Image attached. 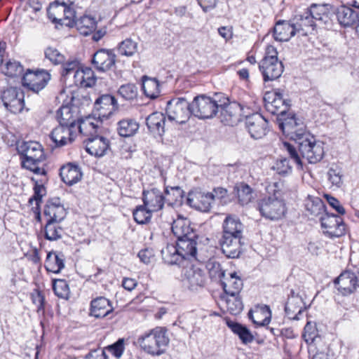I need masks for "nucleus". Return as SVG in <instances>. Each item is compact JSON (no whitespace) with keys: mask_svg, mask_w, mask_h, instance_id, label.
Returning a JSON list of instances; mask_svg holds the SVG:
<instances>
[{"mask_svg":"<svg viewBox=\"0 0 359 359\" xmlns=\"http://www.w3.org/2000/svg\"><path fill=\"white\" fill-rule=\"evenodd\" d=\"M295 143L298 151L288 142H284V147L298 168L303 169L302 158L306 159L309 163H316L323 159L325 154L324 143L317 140L310 133L303 134Z\"/></svg>","mask_w":359,"mask_h":359,"instance_id":"f257e3e1","label":"nucleus"},{"mask_svg":"<svg viewBox=\"0 0 359 359\" xmlns=\"http://www.w3.org/2000/svg\"><path fill=\"white\" fill-rule=\"evenodd\" d=\"M169 341L167 330L163 327H156L139 335L134 344L145 353L159 356L165 352Z\"/></svg>","mask_w":359,"mask_h":359,"instance_id":"f03ea898","label":"nucleus"},{"mask_svg":"<svg viewBox=\"0 0 359 359\" xmlns=\"http://www.w3.org/2000/svg\"><path fill=\"white\" fill-rule=\"evenodd\" d=\"M21 156L23 168L29 170L34 174H46V170L39 164L46 160V155L42 145L35 141L22 142L17 147Z\"/></svg>","mask_w":359,"mask_h":359,"instance_id":"7ed1b4c3","label":"nucleus"},{"mask_svg":"<svg viewBox=\"0 0 359 359\" xmlns=\"http://www.w3.org/2000/svg\"><path fill=\"white\" fill-rule=\"evenodd\" d=\"M257 205L260 215L271 221L282 219L285 217L287 210L286 203L280 197L278 191H275L272 196L262 198Z\"/></svg>","mask_w":359,"mask_h":359,"instance_id":"20e7f679","label":"nucleus"},{"mask_svg":"<svg viewBox=\"0 0 359 359\" xmlns=\"http://www.w3.org/2000/svg\"><path fill=\"white\" fill-rule=\"evenodd\" d=\"M221 97L222 96L217 94L213 97L203 94L196 96L191 103V114L200 119L214 117L219 111Z\"/></svg>","mask_w":359,"mask_h":359,"instance_id":"39448f33","label":"nucleus"},{"mask_svg":"<svg viewBox=\"0 0 359 359\" xmlns=\"http://www.w3.org/2000/svg\"><path fill=\"white\" fill-rule=\"evenodd\" d=\"M250 108L237 102H229L224 97H221L219 104V118L224 125L233 126L241 121L242 116H247Z\"/></svg>","mask_w":359,"mask_h":359,"instance_id":"423d86ee","label":"nucleus"},{"mask_svg":"<svg viewBox=\"0 0 359 359\" xmlns=\"http://www.w3.org/2000/svg\"><path fill=\"white\" fill-rule=\"evenodd\" d=\"M278 122L279 128L283 133L295 142L297 141V138L307 133L303 121L297 118L294 114L286 115L281 112L280 116L278 118Z\"/></svg>","mask_w":359,"mask_h":359,"instance_id":"0eeeda50","label":"nucleus"},{"mask_svg":"<svg viewBox=\"0 0 359 359\" xmlns=\"http://www.w3.org/2000/svg\"><path fill=\"white\" fill-rule=\"evenodd\" d=\"M166 114L169 120L185 123L191 114V103L184 97L172 98L167 102Z\"/></svg>","mask_w":359,"mask_h":359,"instance_id":"6e6552de","label":"nucleus"},{"mask_svg":"<svg viewBox=\"0 0 359 359\" xmlns=\"http://www.w3.org/2000/svg\"><path fill=\"white\" fill-rule=\"evenodd\" d=\"M323 233L329 238L342 236L346 232V225L343 219L334 214L325 213L320 218Z\"/></svg>","mask_w":359,"mask_h":359,"instance_id":"1a4fd4ad","label":"nucleus"},{"mask_svg":"<svg viewBox=\"0 0 359 359\" xmlns=\"http://www.w3.org/2000/svg\"><path fill=\"white\" fill-rule=\"evenodd\" d=\"M213 266L216 269L215 272L212 274V271H210V273L219 278H223V280H221V284L225 294H239L243 287L241 278L237 276L236 273H230L228 277H225V272L222 271L219 263L213 264Z\"/></svg>","mask_w":359,"mask_h":359,"instance_id":"9d476101","label":"nucleus"},{"mask_svg":"<svg viewBox=\"0 0 359 359\" xmlns=\"http://www.w3.org/2000/svg\"><path fill=\"white\" fill-rule=\"evenodd\" d=\"M50 79V75L45 70L27 69L22 76V85L34 93L43 89Z\"/></svg>","mask_w":359,"mask_h":359,"instance_id":"9b49d317","label":"nucleus"},{"mask_svg":"<svg viewBox=\"0 0 359 359\" xmlns=\"http://www.w3.org/2000/svg\"><path fill=\"white\" fill-rule=\"evenodd\" d=\"M182 277L183 285L190 290H197L205 285V274L204 271L192 265L183 268Z\"/></svg>","mask_w":359,"mask_h":359,"instance_id":"f8f14e48","label":"nucleus"},{"mask_svg":"<svg viewBox=\"0 0 359 359\" xmlns=\"http://www.w3.org/2000/svg\"><path fill=\"white\" fill-rule=\"evenodd\" d=\"M23 97L19 89L13 87L4 89L1 95L4 106L13 114L22 111L24 107Z\"/></svg>","mask_w":359,"mask_h":359,"instance_id":"ddd939ff","label":"nucleus"},{"mask_svg":"<svg viewBox=\"0 0 359 359\" xmlns=\"http://www.w3.org/2000/svg\"><path fill=\"white\" fill-rule=\"evenodd\" d=\"M245 116V126L251 137L255 140L264 137L268 132V121L258 113Z\"/></svg>","mask_w":359,"mask_h":359,"instance_id":"4468645a","label":"nucleus"},{"mask_svg":"<svg viewBox=\"0 0 359 359\" xmlns=\"http://www.w3.org/2000/svg\"><path fill=\"white\" fill-rule=\"evenodd\" d=\"M116 57L113 50L101 48L93 54L91 61L97 71L104 72L115 65Z\"/></svg>","mask_w":359,"mask_h":359,"instance_id":"2eb2a0df","label":"nucleus"},{"mask_svg":"<svg viewBox=\"0 0 359 359\" xmlns=\"http://www.w3.org/2000/svg\"><path fill=\"white\" fill-rule=\"evenodd\" d=\"M77 135L76 128L59 124L50 133V137L55 147H61L71 144Z\"/></svg>","mask_w":359,"mask_h":359,"instance_id":"dca6fc26","label":"nucleus"},{"mask_svg":"<svg viewBox=\"0 0 359 359\" xmlns=\"http://www.w3.org/2000/svg\"><path fill=\"white\" fill-rule=\"evenodd\" d=\"M142 201L144 206L154 212L162 210L165 204L163 191L156 187L143 190Z\"/></svg>","mask_w":359,"mask_h":359,"instance_id":"f3484780","label":"nucleus"},{"mask_svg":"<svg viewBox=\"0 0 359 359\" xmlns=\"http://www.w3.org/2000/svg\"><path fill=\"white\" fill-rule=\"evenodd\" d=\"M215 200V196L210 192H196L194 194H189L187 198V203L201 212H209L212 203Z\"/></svg>","mask_w":359,"mask_h":359,"instance_id":"a211bd4d","label":"nucleus"},{"mask_svg":"<svg viewBox=\"0 0 359 359\" xmlns=\"http://www.w3.org/2000/svg\"><path fill=\"white\" fill-rule=\"evenodd\" d=\"M259 68L264 82L277 80L284 70L283 62L280 60L260 61Z\"/></svg>","mask_w":359,"mask_h":359,"instance_id":"6ab92c4d","label":"nucleus"},{"mask_svg":"<svg viewBox=\"0 0 359 359\" xmlns=\"http://www.w3.org/2000/svg\"><path fill=\"white\" fill-rule=\"evenodd\" d=\"M355 273L349 271L342 272L334 281L337 290L344 296L353 293L356 288Z\"/></svg>","mask_w":359,"mask_h":359,"instance_id":"aec40b11","label":"nucleus"},{"mask_svg":"<svg viewBox=\"0 0 359 359\" xmlns=\"http://www.w3.org/2000/svg\"><path fill=\"white\" fill-rule=\"evenodd\" d=\"M84 142L86 151L97 157L104 156L109 148V140L99 135L87 138Z\"/></svg>","mask_w":359,"mask_h":359,"instance_id":"412c9836","label":"nucleus"},{"mask_svg":"<svg viewBox=\"0 0 359 359\" xmlns=\"http://www.w3.org/2000/svg\"><path fill=\"white\" fill-rule=\"evenodd\" d=\"M94 107L100 117L107 118L117 109L118 104L114 96L105 94L95 100Z\"/></svg>","mask_w":359,"mask_h":359,"instance_id":"4be33fe9","label":"nucleus"},{"mask_svg":"<svg viewBox=\"0 0 359 359\" xmlns=\"http://www.w3.org/2000/svg\"><path fill=\"white\" fill-rule=\"evenodd\" d=\"M243 237L222 236L219 244L222 253L231 259L237 258L241 253V242Z\"/></svg>","mask_w":359,"mask_h":359,"instance_id":"5701e85b","label":"nucleus"},{"mask_svg":"<svg viewBox=\"0 0 359 359\" xmlns=\"http://www.w3.org/2000/svg\"><path fill=\"white\" fill-rule=\"evenodd\" d=\"M198 238H181L177 239L176 244L178 247V250L180 252L181 256L184 259V262L198 260L197 251H198Z\"/></svg>","mask_w":359,"mask_h":359,"instance_id":"b1692460","label":"nucleus"},{"mask_svg":"<svg viewBox=\"0 0 359 359\" xmlns=\"http://www.w3.org/2000/svg\"><path fill=\"white\" fill-rule=\"evenodd\" d=\"M60 176L65 184L72 186L81 180L83 173L78 164L68 163L60 168Z\"/></svg>","mask_w":359,"mask_h":359,"instance_id":"393cba45","label":"nucleus"},{"mask_svg":"<svg viewBox=\"0 0 359 359\" xmlns=\"http://www.w3.org/2000/svg\"><path fill=\"white\" fill-rule=\"evenodd\" d=\"M43 214L47 221H62L66 216V210L60 199L54 198L47 201Z\"/></svg>","mask_w":359,"mask_h":359,"instance_id":"a878e982","label":"nucleus"},{"mask_svg":"<svg viewBox=\"0 0 359 359\" xmlns=\"http://www.w3.org/2000/svg\"><path fill=\"white\" fill-rule=\"evenodd\" d=\"M114 310L111 302L104 297H97L90 302V316L96 318H102Z\"/></svg>","mask_w":359,"mask_h":359,"instance_id":"bb28decb","label":"nucleus"},{"mask_svg":"<svg viewBox=\"0 0 359 359\" xmlns=\"http://www.w3.org/2000/svg\"><path fill=\"white\" fill-rule=\"evenodd\" d=\"M299 29L296 25L285 20H279L273 27V37L278 41H287Z\"/></svg>","mask_w":359,"mask_h":359,"instance_id":"cd10ccee","label":"nucleus"},{"mask_svg":"<svg viewBox=\"0 0 359 359\" xmlns=\"http://www.w3.org/2000/svg\"><path fill=\"white\" fill-rule=\"evenodd\" d=\"M101 124L100 120L93 116H87L79 120L76 130L78 129L81 135L88 138L97 135V130Z\"/></svg>","mask_w":359,"mask_h":359,"instance_id":"c85d7f7f","label":"nucleus"},{"mask_svg":"<svg viewBox=\"0 0 359 359\" xmlns=\"http://www.w3.org/2000/svg\"><path fill=\"white\" fill-rule=\"evenodd\" d=\"M172 231L177 239H187L190 238H198L196 233L190 226V222L186 219L178 218L174 220L172 226Z\"/></svg>","mask_w":359,"mask_h":359,"instance_id":"c756f323","label":"nucleus"},{"mask_svg":"<svg viewBox=\"0 0 359 359\" xmlns=\"http://www.w3.org/2000/svg\"><path fill=\"white\" fill-rule=\"evenodd\" d=\"M222 236L243 237V226L240 219L234 216H227L223 222Z\"/></svg>","mask_w":359,"mask_h":359,"instance_id":"7c9ffc66","label":"nucleus"},{"mask_svg":"<svg viewBox=\"0 0 359 359\" xmlns=\"http://www.w3.org/2000/svg\"><path fill=\"white\" fill-rule=\"evenodd\" d=\"M226 324L231 332L238 337L243 344L253 341L255 337L246 326L230 319H226Z\"/></svg>","mask_w":359,"mask_h":359,"instance_id":"2f4dec72","label":"nucleus"},{"mask_svg":"<svg viewBox=\"0 0 359 359\" xmlns=\"http://www.w3.org/2000/svg\"><path fill=\"white\" fill-rule=\"evenodd\" d=\"M165 117L161 112H154L146 120V124L151 133L162 136L165 132Z\"/></svg>","mask_w":359,"mask_h":359,"instance_id":"473e14b6","label":"nucleus"},{"mask_svg":"<svg viewBox=\"0 0 359 359\" xmlns=\"http://www.w3.org/2000/svg\"><path fill=\"white\" fill-rule=\"evenodd\" d=\"M65 267V256L62 252L50 251L45 260L46 269L54 273H59Z\"/></svg>","mask_w":359,"mask_h":359,"instance_id":"72a5a7b5","label":"nucleus"},{"mask_svg":"<svg viewBox=\"0 0 359 359\" xmlns=\"http://www.w3.org/2000/svg\"><path fill=\"white\" fill-rule=\"evenodd\" d=\"M165 195V203L170 206L180 205L184 196V191L179 186H165L163 191Z\"/></svg>","mask_w":359,"mask_h":359,"instance_id":"f704fd0d","label":"nucleus"},{"mask_svg":"<svg viewBox=\"0 0 359 359\" xmlns=\"http://www.w3.org/2000/svg\"><path fill=\"white\" fill-rule=\"evenodd\" d=\"M40 175V178L32 177L31 180L34 182V195L29 199V203L36 202L37 207L39 206L42 201V198L46 194V190L44 187L45 183L48 181L46 174H37Z\"/></svg>","mask_w":359,"mask_h":359,"instance_id":"c9c22d12","label":"nucleus"},{"mask_svg":"<svg viewBox=\"0 0 359 359\" xmlns=\"http://www.w3.org/2000/svg\"><path fill=\"white\" fill-rule=\"evenodd\" d=\"M96 78L90 68H85L76 72L74 75V83L81 88H89L95 85Z\"/></svg>","mask_w":359,"mask_h":359,"instance_id":"e433bc0d","label":"nucleus"},{"mask_svg":"<svg viewBox=\"0 0 359 359\" xmlns=\"http://www.w3.org/2000/svg\"><path fill=\"white\" fill-rule=\"evenodd\" d=\"M304 206L306 212L312 217L320 218L325 213V205L319 197L309 195L305 199Z\"/></svg>","mask_w":359,"mask_h":359,"instance_id":"4c0bfd02","label":"nucleus"},{"mask_svg":"<svg viewBox=\"0 0 359 359\" xmlns=\"http://www.w3.org/2000/svg\"><path fill=\"white\" fill-rule=\"evenodd\" d=\"M66 4H69L65 2V0H57L50 3L47 8L48 18L53 22L60 24L66 23V22L64 21V13Z\"/></svg>","mask_w":359,"mask_h":359,"instance_id":"58836bf2","label":"nucleus"},{"mask_svg":"<svg viewBox=\"0 0 359 359\" xmlns=\"http://www.w3.org/2000/svg\"><path fill=\"white\" fill-rule=\"evenodd\" d=\"M162 258L165 263L174 265H180L184 262V259L181 256L178 247L174 244H168L161 250Z\"/></svg>","mask_w":359,"mask_h":359,"instance_id":"ea45409f","label":"nucleus"},{"mask_svg":"<svg viewBox=\"0 0 359 359\" xmlns=\"http://www.w3.org/2000/svg\"><path fill=\"white\" fill-rule=\"evenodd\" d=\"M302 299L298 296H292L288 298L285 306V311L289 318L299 320L298 315L303 311Z\"/></svg>","mask_w":359,"mask_h":359,"instance_id":"a19ab883","label":"nucleus"},{"mask_svg":"<svg viewBox=\"0 0 359 359\" xmlns=\"http://www.w3.org/2000/svg\"><path fill=\"white\" fill-rule=\"evenodd\" d=\"M335 14L339 23L344 27L351 26L356 18V13L350 7L344 5L337 7Z\"/></svg>","mask_w":359,"mask_h":359,"instance_id":"79ce46f5","label":"nucleus"},{"mask_svg":"<svg viewBox=\"0 0 359 359\" xmlns=\"http://www.w3.org/2000/svg\"><path fill=\"white\" fill-rule=\"evenodd\" d=\"M248 316L255 324L264 326L270 323L271 313L270 308L264 305L254 311H250Z\"/></svg>","mask_w":359,"mask_h":359,"instance_id":"37998d69","label":"nucleus"},{"mask_svg":"<svg viewBox=\"0 0 359 359\" xmlns=\"http://www.w3.org/2000/svg\"><path fill=\"white\" fill-rule=\"evenodd\" d=\"M139 129V123L133 118H124L118 122L117 131L120 136H133Z\"/></svg>","mask_w":359,"mask_h":359,"instance_id":"c03bdc74","label":"nucleus"},{"mask_svg":"<svg viewBox=\"0 0 359 359\" xmlns=\"http://www.w3.org/2000/svg\"><path fill=\"white\" fill-rule=\"evenodd\" d=\"M142 90L144 95L150 99L158 97L161 93L158 81L147 76L142 77Z\"/></svg>","mask_w":359,"mask_h":359,"instance_id":"a18cd8bd","label":"nucleus"},{"mask_svg":"<svg viewBox=\"0 0 359 359\" xmlns=\"http://www.w3.org/2000/svg\"><path fill=\"white\" fill-rule=\"evenodd\" d=\"M59 124L76 128V116L69 106L61 107L57 112Z\"/></svg>","mask_w":359,"mask_h":359,"instance_id":"49530a36","label":"nucleus"},{"mask_svg":"<svg viewBox=\"0 0 359 359\" xmlns=\"http://www.w3.org/2000/svg\"><path fill=\"white\" fill-rule=\"evenodd\" d=\"M74 25L81 34L88 36L96 29L97 22L93 18L84 15L77 20Z\"/></svg>","mask_w":359,"mask_h":359,"instance_id":"de8ad7c7","label":"nucleus"},{"mask_svg":"<svg viewBox=\"0 0 359 359\" xmlns=\"http://www.w3.org/2000/svg\"><path fill=\"white\" fill-rule=\"evenodd\" d=\"M1 72L9 77H17L23 74L24 67L20 62L8 59L2 66Z\"/></svg>","mask_w":359,"mask_h":359,"instance_id":"09e8293b","label":"nucleus"},{"mask_svg":"<svg viewBox=\"0 0 359 359\" xmlns=\"http://www.w3.org/2000/svg\"><path fill=\"white\" fill-rule=\"evenodd\" d=\"M60 221H47L44 226V236L48 241H57L62 238V229L59 225Z\"/></svg>","mask_w":359,"mask_h":359,"instance_id":"8fccbe9b","label":"nucleus"},{"mask_svg":"<svg viewBox=\"0 0 359 359\" xmlns=\"http://www.w3.org/2000/svg\"><path fill=\"white\" fill-rule=\"evenodd\" d=\"M223 298L231 314L238 315L243 311V304L239 294H225Z\"/></svg>","mask_w":359,"mask_h":359,"instance_id":"3c124183","label":"nucleus"},{"mask_svg":"<svg viewBox=\"0 0 359 359\" xmlns=\"http://www.w3.org/2000/svg\"><path fill=\"white\" fill-rule=\"evenodd\" d=\"M302 337L305 341L309 344V346L315 343L323 342L318 337V331L316 328V324L314 322H307L304 327Z\"/></svg>","mask_w":359,"mask_h":359,"instance_id":"603ef678","label":"nucleus"},{"mask_svg":"<svg viewBox=\"0 0 359 359\" xmlns=\"http://www.w3.org/2000/svg\"><path fill=\"white\" fill-rule=\"evenodd\" d=\"M238 202L242 205L250 203L254 198L252 189L247 184L241 183L236 187Z\"/></svg>","mask_w":359,"mask_h":359,"instance_id":"864d4df0","label":"nucleus"},{"mask_svg":"<svg viewBox=\"0 0 359 359\" xmlns=\"http://www.w3.org/2000/svg\"><path fill=\"white\" fill-rule=\"evenodd\" d=\"M329 348L323 342L315 343L309 348V352L313 353L312 359H331Z\"/></svg>","mask_w":359,"mask_h":359,"instance_id":"5fc2aeb1","label":"nucleus"},{"mask_svg":"<svg viewBox=\"0 0 359 359\" xmlns=\"http://www.w3.org/2000/svg\"><path fill=\"white\" fill-rule=\"evenodd\" d=\"M149 208L143 205L137 206L133 212V218L137 224H143L147 223L151 218V212Z\"/></svg>","mask_w":359,"mask_h":359,"instance_id":"6e6d98bb","label":"nucleus"},{"mask_svg":"<svg viewBox=\"0 0 359 359\" xmlns=\"http://www.w3.org/2000/svg\"><path fill=\"white\" fill-rule=\"evenodd\" d=\"M137 50V43L131 39H126L119 43L118 50L121 55L133 56Z\"/></svg>","mask_w":359,"mask_h":359,"instance_id":"4d7b16f0","label":"nucleus"},{"mask_svg":"<svg viewBox=\"0 0 359 359\" xmlns=\"http://www.w3.org/2000/svg\"><path fill=\"white\" fill-rule=\"evenodd\" d=\"M118 93L125 100H131L137 96V88L133 83H127L121 86Z\"/></svg>","mask_w":359,"mask_h":359,"instance_id":"13d9d810","label":"nucleus"},{"mask_svg":"<svg viewBox=\"0 0 359 359\" xmlns=\"http://www.w3.org/2000/svg\"><path fill=\"white\" fill-rule=\"evenodd\" d=\"M53 289L58 297L67 298L69 295V285L65 280L58 279L54 280Z\"/></svg>","mask_w":359,"mask_h":359,"instance_id":"bf43d9fd","label":"nucleus"},{"mask_svg":"<svg viewBox=\"0 0 359 359\" xmlns=\"http://www.w3.org/2000/svg\"><path fill=\"white\" fill-rule=\"evenodd\" d=\"M103 350H105V352L108 351L115 358H120L125 350L124 339H118L115 343L107 346Z\"/></svg>","mask_w":359,"mask_h":359,"instance_id":"052dcab7","label":"nucleus"},{"mask_svg":"<svg viewBox=\"0 0 359 359\" xmlns=\"http://www.w3.org/2000/svg\"><path fill=\"white\" fill-rule=\"evenodd\" d=\"M45 56L54 65L62 64L65 60V55L60 53L58 50L52 47L46 49Z\"/></svg>","mask_w":359,"mask_h":359,"instance_id":"680f3d73","label":"nucleus"},{"mask_svg":"<svg viewBox=\"0 0 359 359\" xmlns=\"http://www.w3.org/2000/svg\"><path fill=\"white\" fill-rule=\"evenodd\" d=\"M327 175L329 181L333 186H335L336 187L339 188L342 185L343 175L340 168H330L327 172Z\"/></svg>","mask_w":359,"mask_h":359,"instance_id":"e2e57ef3","label":"nucleus"},{"mask_svg":"<svg viewBox=\"0 0 359 359\" xmlns=\"http://www.w3.org/2000/svg\"><path fill=\"white\" fill-rule=\"evenodd\" d=\"M32 300L33 304L36 306L37 313H43L45 311V298L43 293L41 291L36 290L32 294Z\"/></svg>","mask_w":359,"mask_h":359,"instance_id":"0e129e2a","label":"nucleus"},{"mask_svg":"<svg viewBox=\"0 0 359 359\" xmlns=\"http://www.w3.org/2000/svg\"><path fill=\"white\" fill-rule=\"evenodd\" d=\"M273 168L279 175H287L292 171V167L289 163V160L287 158H282L277 161Z\"/></svg>","mask_w":359,"mask_h":359,"instance_id":"69168bd1","label":"nucleus"},{"mask_svg":"<svg viewBox=\"0 0 359 359\" xmlns=\"http://www.w3.org/2000/svg\"><path fill=\"white\" fill-rule=\"evenodd\" d=\"M62 76H67L70 74L74 75L75 72L79 71V62L77 60H71L66 63H62Z\"/></svg>","mask_w":359,"mask_h":359,"instance_id":"338daca9","label":"nucleus"},{"mask_svg":"<svg viewBox=\"0 0 359 359\" xmlns=\"http://www.w3.org/2000/svg\"><path fill=\"white\" fill-rule=\"evenodd\" d=\"M72 4H66L65 10L64 13V21L66 23H62L61 25H65L66 26L72 27L75 25L76 20H75V11L71 7Z\"/></svg>","mask_w":359,"mask_h":359,"instance_id":"774afa93","label":"nucleus"}]
</instances>
